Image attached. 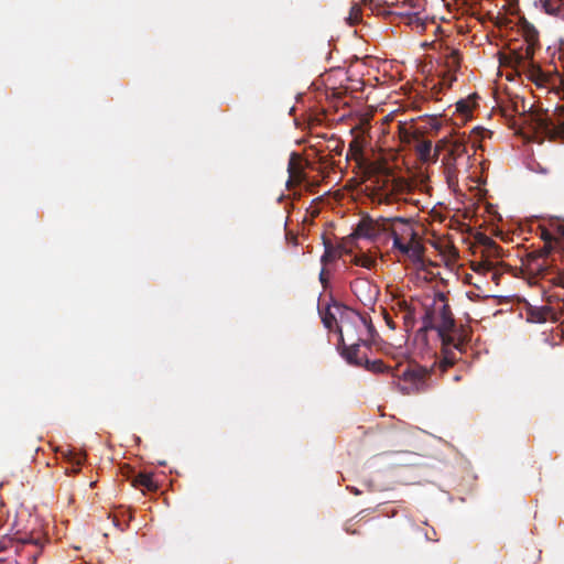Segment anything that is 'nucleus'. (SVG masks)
I'll return each instance as SVG.
<instances>
[{"instance_id":"nucleus-2","label":"nucleus","mask_w":564,"mask_h":564,"mask_svg":"<svg viewBox=\"0 0 564 564\" xmlns=\"http://www.w3.org/2000/svg\"><path fill=\"white\" fill-rule=\"evenodd\" d=\"M525 123L536 133L549 138L560 137L564 139V104L557 106L552 115L541 111L531 112Z\"/></svg>"},{"instance_id":"nucleus-19","label":"nucleus","mask_w":564,"mask_h":564,"mask_svg":"<svg viewBox=\"0 0 564 564\" xmlns=\"http://www.w3.org/2000/svg\"><path fill=\"white\" fill-rule=\"evenodd\" d=\"M138 481H139L142 486L147 487L148 489L153 488V482H152V478H151V476H150V475H145V474H141V475H139V477H138Z\"/></svg>"},{"instance_id":"nucleus-17","label":"nucleus","mask_w":564,"mask_h":564,"mask_svg":"<svg viewBox=\"0 0 564 564\" xmlns=\"http://www.w3.org/2000/svg\"><path fill=\"white\" fill-rule=\"evenodd\" d=\"M456 109L458 112H460L463 116L467 117L471 111V106L466 100H460L456 105Z\"/></svg>"},{"instance_id":"nucleus-14","label":"nucleus","mask_w":564,"mask_h":564,"mask_svg":"<svg viewBox=\"0 0 564 564\" xmlns=\"http://www.w3.org/2000/svg\"><path fill=\"white\" fill-rule=\"evenodd\" d=\"M490 135H491V131H489L482 127H475L470 132L469 140L473 143V145L476 147L477 143L480 142L481 139H485Z\"/></svg>"},{"instance_id":"nucleus-4","label":"nucleus","mask_w":564,"mask_h":564,"mask_svg":"<svg viewBox=\"0 0 564 564\" xmlns=\"http://www.w3.org/2000/svg\"><path fill=\"white\" fill-rule=\"evenodd\" d=\"M467 153L466 139L464 135H453L449 140L447 154L443 158L445 174L452 182L457 174V161Z\"/></svg>"},{"instance_id":"nucleus-9","label":"nucleus","mask_w":564,"mask_h":564,"mask_svg":"<svg viewBox=\"0 0 564 564\" xmlns=\"http://www.w3.org/2000/svg\"><path fill=\"white\" fill-rule=\"evenodd\" d=\"M425 377L426 375L421 371H405L404 372V386L402 387V390L404 393H413L423 391L425 389Z\"/></svg>"},{"instance_id":"nucleus-22","label":"nucleus","mask_w":564,"mask_h":564,"mask_svg":"<svg viewBox=\"0 0 564 564\" xmlns=\"http://www.w3.org/2000/svg\"><path fill=\"white\" fill-rule=\"evenodd\" d=\"M479 267H482L486 270H490V263L479 264Z\"/></svg>"},{"instance_id":"nucleus-10","label":"nucleus","mask_w":564,"mask_h":564,"mask_svg":"<svg viewBox=\"0 0 564 564\" xmlns=\"http://www.w3.org/2000/svg\"><path fill=\"white\" fill-rule=\"evenodd\" d=\"M415 151L420 158V160L424 163L433 162L435 163L438 160V154H434L433 144L430 140H419L415 145Z\"/></svg>"},{"instance_id":"nucleus-16","label":"nucleus","mask_w":564,"mask_h":564,"mask_svg":"<svg viewBox=\"0 0 564 564\" xmlns=\"http://www.w3.org/2000/svg\"><path fill=\"white\" fill-rule=\"evenodd\" d=\"M355 263L357 265L362 267V268L369 269V268H371L373 265L375 260L369 258V257H366V256H360V257H356Z\"/></svg>"},{"instance_id":"nucleus-21","label":"nucleus","mask_w":564,"mask_h":564,"mask_svg":"<svg viewBox=\"0 0 564 564\" xmlns=\"http://www.w3.org/2000/svg\"><path fill=\"white\" fill-rule=\"evenodd\" d=\"M330 256H332V251L326 249L325 253L322 257V261L323 262L327 261V259H329Z\"/></svg>"},{"instance_id":"nucleus-23","label":"nucleus","mask_w":564,"mask_h":564,"mask_svg":"<svg viewBox=\"0 0 564 564\" xmlns=\"http://www.w3.org/2000/svg\"><path fill=\"white\" fill-rule=\"evenodd\" d=\"M324 274H325V273H324V270H322V272H321V274H319V279H321V281H322V282H324V279H325V275H324Z\"/></svg>"},{"instance_id":"nucleus-7","label":"nucleus","mask_w":564,"mask_h":564,"mask_svg":"<svg viewBox=\"0 0 564 564\" xmlns=\"http://www.w3.org/2000/svg\"><path fill=\"white\" fill-rule=\"evenodd\" d=\"M349 334V337H345V343L340 341L343 346L341 355L347 360L348 364L354 366H361L362 358L358 356L359 354V337H355L352 334Z\"/></svg>"},{"instance_id":"nucleus-12","label":"nucleus","mask_w":564,"mask_h":564,"mask_svg":"<svg viewBox=\"0 0 564 564\" xmlns=\"http://www.w3.org/2000/svg\"><path fill=\"white\" fill-rule=\"evenodd\" d=\"M534 50L531 44H528L523 52L517 53V68L524 70L533 66Z\"/></svg>"},{"instance_id":"nucleus-6","label":"nucleus","mask_w":564,"mask_h":564,"mask_svg":"<svg viewBox=\"0 0 564 564\" xmlns=\"http://www.w3.org/2000/svg\"><path fill=\"white\" fill-rule=\"evenodd\" d=\"M454 325L455 324L451 311L444 303L441 306L435 307L433 314L427 316V321L425 322V326L437 330L438 335L444 340L454 328Z\"/></svg>"},{"instance_id":"nucleus-1","label":"nucleus","mask_w":564,"mask_h":564,"mask_svg":"<svg viewBox=\"0 0 564 564\" xmlns=\"http://www.w3.org/2000/svg\"><path fill=\"white\" fill-rule=\"evenodd\" d=\"M382 230L389 232L393 247L401 253L417 258L422 253V246L417 239V234L409 223L403 218L382 219Z\"/></svg>"},{"instance_id":"nucleus-18","label":"nucleus","mask_w":564,"mask_h":564,"mask_svg":"<svg viewBox=\"0 0 564 564\" xmlns=\"http://www.w3.org/2000/svg\"><path fill=\"white\" fill-rule=\"evenodd\" d=\"M449 140H451V137H449V138H443V139H441V140L435 144V147L433 148L434 154H438V155H440L441 151H442V150H445V149L448 151Z\"/></svg>"},{"instance_id":"nucleus-3","label":"nucleus","mask_w":564,"mask_h":564,"mask_svg":"<svg viewBox=\"0 0 564 564\" xmlns=\"http://www.w3.org/2000/svg\"><path fill=\"white\" fill-rule=\"evenodd\" d=\"M323 324L326 328L332 329L337 326L339 341L345 343V337H349L356 324L364 325V319L356 312L341 307L340 305L329 306L322 316Z\"/></svg>"},{"instance_id":"nucleus-13","label":"nucleus","mask_w":564,"mask_h":564,"mask_svg":"<svg viewBox=\"0 0 564 564\" xmlns=\"http://www.w3.org/2000/svg\"><path fill=\"white\" fill-rule=\"evenodd\" d=\"M408 24L417 32H422L426 30L427 25L434 26V23H427L423 18H421L417 13L409 17Z\"/></svg>"},{"instance_id":"nucleus-5","label":"nucleus","mask_w":564,"mask_h":564,"mask_svg":"<svg viewBox=\"0 0 564 564\" xmlns=\"http://www.w3.org/2000/svg\"><path fill=\"white\" fill-rule=\"evenodd\" d=\"M460 68V56L457 50L447 48L443 54L442 62L438 65L437 73L441 77L440 84L449 88L456 80V73Z\"/></svg>"},{"instance_id":"nucleus-8","label":"nucleus","mask_w":564,"mask_h":564,"mask_svg":"<svg viewBox=\"0 0 564 564\" xmlns=\"http://www.w3.org/2000/svg\"><path fill=\"white\" fill-rule=\"evenodd\" d=\"M382 230V219L372 220L371 218H362L355 230L356 236L367 239H375Z\"/></svg>"},{"instance_id":"nucleus-24","label":"nucleus","mask_w":564,"mask_h":564,"mask_svg":"<svg viewBox=\"0 0 564 564\" xmlns=\"http://www.w3.org/2000/svg\"><path fill=\"white\" fill-rule=\"evenodd\" d=\"M351 491L355 494V495H359V490L357 488H351Z\"/></svg>"},{"instance_id":"nucleus-11","label":"nucleus","mask_w":564,"mask_h":564,"mask_svg":"<svg viewBox=\"0 0 564 564\" xmlns=\"http://www.w3.org/2000/svg\"><path fill=\"white\" fill-rule=\"evenodd\" d=\"M534 4L547 14L564 18V0H534Z\"/></svg>"},{"instance_id":"nucleus-15","label":"nucleus","mask_w":564,"mask_h":564,"mask_svg":"<svg viewBox=\"0 0 564 564\" xmlns=\"http://www.w3.org/2000/svg\"><path fill=\"white\" fill-rule=\"evenodd\" d=\"M360 17H361L360 7L358 4H354L350 8L349 15L346 18V20L350 25H354L355 23H357L360 20Z\"/></svg>"},{"instance_id":"nucleus-20","label":"nucleus","mask_w":564,"mask_h":564,"mask_svg":"<svg viewBox=\"0 0 564 564\" xmlns=\"http://www.w3.org/2000/svg\"><path fill=\"white\" fill-rule=\"evenodd\" d=\"M84 462V455L79 454L74 457V463L79 466Z\"/></svg>"}]
</instances>
